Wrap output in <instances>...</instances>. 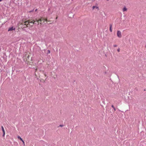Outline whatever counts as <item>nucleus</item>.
I'll list each match as a JSON object with an SVG mask.
<instances>
[{
	"mask_svg": "<svg viewBox=\"0 0 146 146\" xmlns=\"http://www.w3.org/2000/svg\"><path fill=\"white\" fill-rule=\"evenodd\" d=\"M95 8H96V9L98 10L99 9V8L98 7L96 6H93L92 7L93 10Z\"/></svg>",
	"mask_w": 146,
	"mask_h": 146,
	"instance_id": "9",
	"label": "nucleus"
},
{
	"mask_svg": "<svg viewBox=\"0 0 146 146\" xmlns=\"http://www.w3.org/2000/svg\"><path fill=\"white\" fill-rule=\"evenodd\" d=\"M17 138L19 139H20L21 141H22L23 142V144L24 145H25V142L22 139L21 137L20 136H17Z\"/></svg>",
	"mask_w": 146,
	"mask_h": 146,
	"instance_id": "7",
	"label": "nucleus"
},
{
	"mask_svg": "<svg viewBox=\"0 0 146 146\" xmlns=\"http://www.w3.org/2000/svg\"><path fill=\"white\" fill-rule=\"evenodd\" d=\"M23 23H24V22L23 23H19L18 24H19V25H21V24L23 25H24Z\"/></svg>",
	"mask_w": 146,
	"mask_h": 146,
	"instance_id": "13",
	"label": "nucleus"
},
{
	"mask_svg": "<svg viewBox=\"0 0 146 146\" xmlns=\"http://www.w3.org/2000/svg\"><path fill=\"white\" fill-rule=\"evenodd\" d=\"M15 28L13 27H10L9 28L8 30V31H15Z\"/></svg>",
	"mask_w": 146,
	"mask_h": 146,
	"instance_id": "5",
	"label": "nucleus"
},
{
	"mask_svg": "<svg viewBox=\"0 0 146 146\" xmlns=\"http://www.w3.org/2000/svg\"><path fill=\"white\" fill-rule=\"evenodd\" d=\"M64 126V125H59V126H58V127H63Z\"/></svg>",
	"mask_w": 146,
	"mask_h": 146,
	"instance_id": "11",
	"label": "nucleus"
},
{
	"mask_svg": "<svg viewBox=\"0 0 146 146\" xmlns=\"http://www.w3.org/2000/svg\"><path fill=\"white\" fill-rule=\"evenodd\" d=\"M117 36L119 38H120L121 37L122 35L121 34V32L119 31H117Z\"/></svg>",
	"mask_w": 146,
	"mask_h": 146,
	"instance_id": "4",
	"label": "nucleus"
},
{
	"mask_svg": "<svg viewBox=\"0 0 146 146\" xmlns=\"http://www.w3.org/2000/svg\"><path fill=\"white\" fill-rule=\"evenodd\" d=\"M145 48H146V46H145Z\"/></svg>",
	"mask_w": 146,
	"mask_h": 146,
	"instance_id": "24",
	"label": "nucleus"
},
{
	"mask_svg": "<svg viewBox=\"0 0 146 146\" xmlns=\"http://www.w3.org/2000/svg\"><path fill=\"white\" fill-rule=\"evenodd\" d=\"M120 49L119 48H118V49H117V51L119 52L120 51Z\"/></svg>",
	"mask_w": 146,
	"mask_h": 146,
	"instance_id": "12",
	"label": "nucleus"
},
{
	"mask_svg": "<svg viewBox=\"0 0 146 146\" xmlns=\"http://www.w3.org/2000/svg\"><path fill=\"white\" fill-rule=\"evenodd\" d=\"M117 45H116V44H115V45H113V46L114 47H116L117 46Z\"/></svg>",
	"mask_w": 146,
	"mask_h": 146,
	"instance_id": "15",
	"label": "nucleus"
},
{
	"mask_svg": "<svg viewBox=\"0 0 146 146\" xmlns=\"http://www.w3.org/2000/svg\"><path fill=\"white\" fill-rule=\"evenodd\" d=\"M58 17H57L56 18V19H57Z\"/></svg>",
	"mask_w": 146,
	"mask_h": 146,
	"instance_id": "22",
	"label": "nucleus"
},
{
	"mask_svg": "<svg viewBox=\"0 0 146 146\" xmlns=\"http://www.w3.org/2000/svg\"><path fill=\"white\" fill-rule=\"evenodd\" d=\"M37 10V9H36V10H35V11H36Z\"/></svg>",
	"mask_w": 146,
	"mask_h": 146,
	"instance_id": "19",
	"label": "nucleus"
},
{
	"mask_svg": "<svg viewBox=\"0 0 146 146\" xmlns=\"http://www.w3.org/2000/svg\"><path fill=\"white\" fill-rule=\"evenodd\" d=\"M30 57V56L29 55H28L27 58H25L24 57H23V58L24 61L27 64H29L30 62L29 60Z\"/></svg>",
	"mask_w": 146,
	"mask_h": 146,
	"instance_id": "3",
	"label": "nucleus"
},
{
	"mask_svg": "<svg viewBox=\"0 0 146 146\" xmlns=\"http://www.w3.org/2000/svg\"><path fill=\"white\" fill-rule=\"evenodd\" d=\"M111 27H112V25H110V31L111 32H112Z\"/></svg>",
	"mask_w": 146,
	"mask_h": 146,
	"instance_id": "10",
	"label": "nucleus"
},
{
	"mask_svg": "<svg viewBox=\"0 0 146 146\" xmlns=\"http://www.w3.org/2000/svg\"><path fill=\"white\" fill-rule=\"evenodd\" d=\"M2 0H0V2H1V1Z\"/></svg>",
	"mask_w": 146,
	"mask_h": 146,
	"instance_id": "21",
	"label": "nucleus"
},
{
	"mask_svg": "<svg viewBox=\"0 0 146 146\" xmlns=\"http://www.w3.org/2000/svg\"><path fill=\"white\" fill-rule=\"evenodd\" d=\"M111 107H112L113 108H114V106H113V105H112L111 106Z\"/></svg>",
	"mask_w": 146,
	"mask_h": 146,
	"instance_id": "17",
	"label": "nucleus"
},
{
	"mask_svg": "<svg viewBox=\"0 0 146 146\" xmlns=\"http://www.w3.org/2000/svg\"><path fill=\"white\" fill-rule=\"evenodd\" d=\"M1 128H2V131H3V136L4 137L5 136V130H4L3 127V126H1Z\"/></svg>",
	"mask_w": 146,
	"mask_h": 146,
	"instance_id": "6",
	"label": "nucleus"
},
{
	"mask_svg": "<svg viewBox=\"0 0 146 146\" xmlns=\"http://www.w3.org/2000/svg\"><path fill=\"white\" fill-rule=\"evenodd\" d=\"M127 10V9L125 7H124L122 9L123 12L126 11Z\"/></svg>",
	"mask_w": 146,
	"mask_h": 146,
	"instance_id": "8",
	"label": "nucleus"
},
{
	"mask_svg": "<svg viewBox=\"0 0 146 146\" xmlns=\"http://www.w3.org/2000/svg\"><path fill=\"white\" fill-rule=\"evenodd\" d=\"M107 1H109V0H106Z\"/></svg>",
	"mask_w": 146,
	"mask_h": 146,
	"instance_id": "23",
	"label": "nucleus"
},
{
	"mask_svg": "<svg viewBox=\"0 0 146 146\" xmlns=\"http://www.w3.org/2000/svg\"><path fill=\"white\" fill-rule=\"evenodd\" d=\"M37 70V69L36 68V71Z\"/></svg>",
	"mask_w": 146,
	"mask_h": 146,
	"instance_id": "20",
	"label": "nucleus"
},
{
	"mask_svg": "<svg viewBox=\"0 0 146 146\" xmlns=\"http://www.w3.org/2000/svg\"><path fill=\"white\" fill-rule=\"evenodd\" d=\"M44 76H45V77H46V75L45 74H44Z\"/></svg>",
	"mask_w": 146,
	"mask_h": 146,
	"instance_id": "18",
	"label": "nucleus"
},
{
	"mask_svg": "<svg viewBox=\"0 0 146 146\" xmlns=\"http://www.w3.org/2000/svg\"><path fill=\"white\" fill-rule=\"evenodd\" d=\"M48 53H50V50H48Z\"/></svg>",
	"mask_w": 146,
	"mask_h": 146,
	"instance_id": "16",
	"label": "nucleus"
},
{
	"mask_svg": "<svg viewBox=\"0 0 146 146\" xmlns=\"http://www.w3.org/2000/svg\"><path fill=\"white\" fill-rule=\"evenodd\" d=\"M36 21L38 25L40 24V25H43L44 23H45V22H47L48 21L46 19H45L42 17H41L39 19H38L36 18Z\"/></svg>",
	"mask_w": 146,
	"mask_h": 146,
	"instance_id": "2",
	"label": "nucleus"
},
{
	"mask_svg": "<svg viewBox=\"0 0 146 146\" xmlns=\"http://www.w3.org/2000/svg\"><path fill=\"white\" fill-rule=\"evenodd\" d=\"M113 108V109L114 110V111H113H113H115L116 109H115V107H114Z\"/></svg>",
	"mask_w": 146,
	"mask_h": 146,
	"instance_id": "14",
	"label": "nucleus"
},
{
	"mask_svg": "<svg viewBox=\"0 0 146 146\" xmlns=\"http://www.w3.org/2000/svg\"><path fill=\"white\" fill-rule=\"evenodd\" d=\"M36 19L35 20L29 19L27 21L24 22V24L25 26V27H31L33 25L36 24Z\"/></svg>",
	"mask_w": 146,
	"mask_h": 146,
	"instance_id": "1",
	"label": "nucleus"
}]
</instances>
